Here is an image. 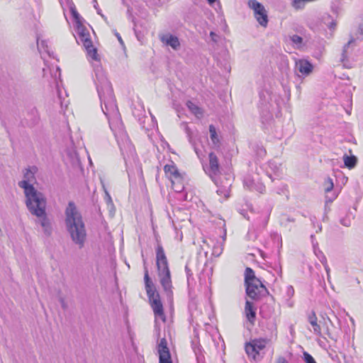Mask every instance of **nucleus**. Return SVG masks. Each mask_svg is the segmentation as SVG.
<instances>
[{"instance_id": "obj_1", "label": "nucleus", "mask_w": 363, "mask_h": 363, "mask_svg": "<svg viewBox=\"0 0 363 363\" xmlns=\"http://www.w3.org/2000/svg\"><path fill=\"white\" fill-rule=\"evenodd\" d=\"M94 72V81L101 101V110L108 120L110 128L115 135L121 152L122 155H132L134 147L124 130L111 84L106 78L101 66L96 65Z\"/></svg>"}, {"instance_id": "obj_2", "label": "nucleus", "mask_w": 363, "mask_h": 363, "mask_svg": "<svg viewBox=\"0 0 363 363\" xmlns=\"http://www.w3.org/2000/svg\"><path fill=\"white\" fill-rule=\"evenodd\" d=\"M65 225L72 241L82 248L86 238V231L80 212L73 201H69L65 209Z\"/></svg>"}, {"instance_id": "obj_3", "label": "nucleus", "mask_w": 363, "mask_h": 363, "mask_svg": "<svg viewBox=\"0 0 363 363\" xmlns=\"http://www.w3.org/2000/svg\"><path fill=\"white\" fill-rule=\"evenodd\" d=\"M37 170L38 169L35 166L26 169L23 173L24 179L18 182V186L24 191L26 205L39 203L40 200L45 199L43 194L36 190L32 184L35 181V174Z\"/></svg>"}, {"instance_id": "obj_4", "label": "nucleus", "mask_w": 363, "mask_h": 363, "mask_svg": "<svg viewBox=\"0 0 363 363\" xmlns=\"http://www.w3.org/2000/svg\"><path fill=\"white\" fill-rule=\"evenodd\" d=\"M271 336L269 338H259L251 340L245 344V352L249 357L255 361H259L262 358L260 351L264 350L266 345L272 339L276 340L277 337V329L274 323H272Z\"/></svg>"}, {"instance_id": "obj_5", "label": "nucleus", "mask_w": 363, "mask_h": 363, "mask_svg": "<svg viewBox=\"0 0 363 363\" xmlns=\"http://www.w3.org/2000/svg\"><path fill=\"white\" fill-rule=\"evenodd\" d=\"M29 212L36 216L39 219L40 225L43 229L44 233L49 236L52 234V225L50 219L47 216L45 211L46 208V199H42L39 201V203H30V205H26Z\"/></svg>"}, {"instance_id": "obj_6", "label": "nucleus", "mask_w": 363, "mask_h": 363, "mask_svg": "<svg viewBox=\"0 0 363 363\" xmlns=\"http://www.w3.org/2000/svg\"><path fill=\"white\" fill-rule=\"evenodd\" d=\"M76 33L77 34V38H76L77 43H82L89 57L97 61L99 60L97 50L92 44L89 29L84 25H79L76 28Z\"/></svg>"}, {"instance_id": "obj_7", "label": "nucleus", "mask_w": 363, "mask_h": 363, "mask_svg": "<svg viewBox=\"0 0 363 363\" xmlns=\"http://www.w3.org/2000/svg\"><path fill=\"white\" fill-rule=\"evenodd\" d=\"M248 6L253 11L254 16L258 23L266 28L268 24L267 11L264 6L257 0H249Z\"/></svg>"}, {"instance_id": "obj_8", "label": "nucleus", "mask_w": 363, "mask_h": 363, "mask_svg": "<svg viewBox=\"0 0 363 363\" xmlns=\"http://www.w3.org/2000/svg\"><path fill=\"white\" fill-rule=\"evenodd\" d=\"M144 280H145V284L147 294L149 298L150 304L154 303V300H155L157 302L161 301L160 295L155 290L154 284L149 277L148 271L146 267H145Z\"/></svg>"}, {"instance_id": "obj_9", "label": "nucleus", "mask_w": 363, "mask_h": 363, "mask_svg": "<svg viewBox=\"0 0 363 363\" xmlns=\"http://www.w3.org/2000/svg\"><path fill=\"white\" fill-rule=\"evenodd\" d=\"M246 294L252 300H258L261 297L266 296L268 291L265 286L260 281V284H256L255 287H251L252 291L248 290L250 286H254L253 282L246 284Z\"/></svg>"}, {"instance_id": "obj_10", "label": "nucleus", "mask_w": 363, "mask_h": 363, "mask_svg": "<svg viewBox=\"0 0 363 363\" xmlns=\"http://www.w3.org/2000/svg\"><path fill=\"white\" fill-rule=\"evenodd\" d=\"M158 273L160 278V284L164 291L166 292L168 297H171L172 296V285L169 269L160 270Z\"/></svg>"}, {"instance_id": "obj_11", "label": "nucleus", "mask_w": 363, "mask_h": 363, "mask_svg": "<svg viewBox=\"0 0 363 363\" xmlns=\"http://www.w3.org/2000/svg\"><path fill=\"white\" fill-rule=\"evenodd\" d=\"M157 350L159 353L160 363H172L167 342L164 337L162 338L158 343Z\"/></svg>"}, {"instance_id": "obj_12", "label": "nucleus", "mask_w": 363, "mask_h": 363, "mask_svg": "<svg viewBox=\"0 0 363 363\" xmlns=\"http://www.w3.org/2000/svg\"><path fill=\"white\" fill-rule=\"evenodd\" d=\"M216 184L218 189L217 194L220 196H223L225 199L229 197L230 186H231V180L229 178H226L224 177L223 178H220V182L217 180L213 179Z\"/></svg>"}, {"instance_id": "obj_13", "label": "nucleus", "mask_w": 363, "mask_h": 363, "mask_svg": "<svg viewBox=\"0 0 363 363\" xmlns=\"http://www.w3.org/2000/svg\"><path fill=\"white\" fill-rule=\"evenodd\" d=\"M295 69L301 76L310 75L313 69V65L307 60L301 59L296 61Z\"/></svg>"}, {"instance_id": "obj_14", "label": "nucleus", "mask_w": 363, "mask_h": 363, "mask_svg": "<svg viewBox=\"0 0 363 363\" xmlns=\"http://www.w3.org/2000/svg\"><path fill=\"white\" fill-rule=\"evenodd\" d=\"M156 264L158 271L169 269L167 259L161 245H157L156 248Z\"/></svg>"}, {"instance_id": "obj_15", "label": "nucleus", "mask_w": 363, "mask_h": 363, "mask_svg": "<svg viewBox=\"0 0 363 363\" xmlns=\"http://www.w3.org/2000/svg\"><path fill=\"white\" fill-rule=\"evenodd\" d=\"M209 167L205 169L206 172L213 179V177L216 176L219 172L220 166L218 159L214 152H210L208 155Z\"/></svg>"}, {"instance_id": "obj_16", "label": "nucleus", "mask_w": 363, "mask_h": 363, "mask_svg": "<svg viewBox=\"0 0 363 363\" xmlns=\"http://www.w3.org/2000/svg\"><path fill=\"white\" fill-rule=\"evenodd\" d=\"M355 38L352 37L350 40L344 45L341 54L340 61L345 67H349L348 64L350 63V56L352 52L351 45L354 43Z\"/></svg>"}, {"instance_id": "obj_17", "label": "nucleus", "mask_w": 363, "mask_h": 363, "mask_svg": "<svg viewBox=\"0 0 363 363\" xmlns=\"http://www.w3.org/2000/svg\"><path fill=\"white\" fill-rule=\"evenodd\" d=\"M160 38L163 43L170 46L175 50H177L180 48V43L177 36L168 33L160 35Z\"/></svg>"}, {"instance_id": "obj_18", "label": "nucleus", "mask_w": 363, "mask_h": 363, "mask_svg": "<svg viewBox=\"0 0 363 363\" xmlns=\"http://www.w3.org/2000/svg\"><path fill=\"white\" fill-rule=\"evenodd\" d=\"M260 280L255 275L254 271L250 267H247L245 272V284H248L253 282L254 286H250L248 290L252 291L251 287H255L256 284H260Z\"/></svg>"}, {"instance_id": "obj_19", "label": "nucleus", "mask_w": 363, "mask_h": 363, "mask_svg": "<svg viewBox=\"0 0 363 363\" xmlns=\"http://www.w3.org/2000/svg\"><path fill=\"white\" fill-rule=\"evenodd\" d=\"M151 307L154 311L155 316V323H157V319H161L163 322H165V315L164 313L163 306L161 301H156L154 300V303L151 304Z\"/></svg>"}, {"instance_id": "obj_20", "label": "nucleus", "mask_w": 363, "mask_h": 363, "mask_svg": "<svg viewBox=\"0 0 363 363\" xmlns=\"http://www.w3.org/2000/svg\"><path fill=\"white\" fill-rule=\"evenodd\" d=\"M172 189L176 192H182L184 189V180L181 174L172 177Z\"/></svg>"}, {"instance_id": "obj_21", "label": "nucleus", "mask_w": 363, "mask_h": 363, "mask_svg": "<svg viewBox=\"0 0 363 363\" xmlns=\"http://www.w3.org/2000/svg\"><path fill=\"white\" fill-rule=\"evenodd\" d=\"M256 309L253 306V303L250 301L247 300L245 303V311L247 320L253 323L256 317Z\"/></svg>"}, {"instance_id": "obj_22", "label": "nucleus", "mask_w": 363, "mask_h": 363, "mask_svg": "<svg viewBox=\"0 0 363 363\" xmlns=\"http://www.w3.org/2000/svg\"><path fill=\"white\" fill-rule=\"evenodd\" d=\"M308 320L313 327V333L321 336V328L320 325L318 323V319L314 312H312L308 317Z\"/></svg>"}, {"instance_id": "obj_23", "label": "nucleus", "mask_w": 363, "mask_h": 363, "mask_svg": "<svg viewBox=\"0 0 363 363\" xmlns=\"http://www.w3.org/2000/svg\"><path fill=\"white\" fill-rule=\"evenodd\" d=\"M185 131L187 135L188 139L191 145L193 146L194 151L197 156L200 157L203 155L202 152L197 147L196 141L193 136V133L191 131L190 128L188 126H186Z\"/></svg>"}, {"instance_id": "obj_24", "label": "nucleus", "mask_w": 363, "mask_h": 363, "mask_svg": "<svg viewBox=\"0 0 363 363\" xmlns=\"http://www.w3.org/2000/svg\"><path fill=\"white\" fill-rule=\"evenodd\" d=\"M165 174L170 178L175 177V176L181 174L177 167L174 164H166L164 167Z\"/></svg>"}, {"instance_id": "obj_25", "label": "nucleus", "mask_w": 363, "mask_h": 363, "mask_svg": "<svg viewBox=\"0 0 363 363\" xmlns=\"http://www.w3.org/2000/svg\"><path fill=\"white\" fill-rule=\"evenodd\" d=\"M186 106L190 110V111L193 114H194L197 118L202 116L203 112H202L201 108H199L196 104H195L192 101H188L186 102Z\"/></svg>"}, {"instance_id": "obj_26", "label": "nucleus", "mask_w": 363, "mask_h": 363, "mask_svg": "<svg viewBox=\"0 0 363 363\" xmlns=\"http://www.w3.org/2000/svg\"><path fill=\"white\" fill-rule=\"evenodd\" d=\"M343 160H344L345 165L347 167H348L349 169L354 168L356 166L357 162V159L354 155L348 156L347 155H345L343 156Z\"/></svg>"}, {"instance_id": "obj_27", "label": "nucleus", "mask_w": 363, "mask_h": 363, "mask_svg": "<svg viewBox=\"0 0 363 363\" xmlns=\"http://www.w3.org/2000/svg\"><path fill=\"white\" fill-rule=\"evenodd\" d=\"M209 133H210V138L213 143V144L215 146H219L220 140L216 132V129L213 125H209Z\"/></svg>"}, {"instance_id": "obj_28", "label": "nucleus", "mask_w": 363, "mask_h": 363, "mask_svg": "<svg viewBox=\"0 0 363 363\" xmlns=\"http://www.w3.org/2000/svg\"><path fill=\"white\" fill-rule=\"evenodd\" d=\"M67 157L69 158V162L72 165L74 166L78 164L79 160L77 153L74 150L67 152Z\"/></svg>"}, {"instance_id": "obj_29", "label": "nucleus", "mask_w": 363, "mask_h": 363, "mask_svg": "<svg viewBox=\"0 0 363 363\" xmlns=\"http://www.w3.org/2000/svg\"><path fill=\"white\" fill-rule=\"evenodd\" d=\"M70 10H71V12H72V15L73 18H74V20L76 21V28L79 25H83V23L82 22V18L80 16V15L78 13V12L76 11L75 8L74 7H71Z\"/></svg>"}, {"instance_id": "obj_30", "label": "nucleus", "mask_w": 363, "mask_h": 363, "mask_svg": "<svg viewBox=\"0 0 363 363\" xmlns=\"http://www.w3.org/2000/svg\"><path fill=\"white\" fill-rule=\"evenodd\" d=\"M290 40L294 44L296 45L298 48L301 46L303 43V38L298 35H293L292 36H290Z\"/></svg>"}, {"instance_id": "obj_31", "label": "nucleus", "mask_w": 363, "mask_h": 363, "mask_svg": "<svg viewBox=\"0 0 363 363\" xmlns=\"http://www.w3.org/2000/svg\"><path fill=\"white\" fill-rule=\"evenodd\" d=\"M334 186L333 179L330 178H328L325 182V191L326 194H330L333 190Z\"/></svg>"}, {"instance_id": "obj_32", "label": "nucleus", "mask_w": 363, "mask_h": 363, "mask_svg": "<svg viewBox=\"0 0 363 363\" xmlns=\"http://www.w3.org/2000/svg\"><path fill=\"white\" fill-rule=\"evenodd\" d=\"M256 184L254 180L250 179V178H245L244 179V186H246L250 190H254Z\"/></svg>"}, {"instance_id": "obj_33", "label": "nucleus", "mask_w": 363, "mask_h": 363, "mask_svg": "<svg viewBox=\"0 0 363 363\" xmlns=\"http://www.w3.org/2000/svg\"><path fill=\"white\" fill-rule=\"evenodd\" d=\"M340 223L345 226L349 227L352 223V218L350 216H346L345 218L340 219Z\"/></svg>"}, {"instance_id": "obj_34", "label": "nucleus", "mask_w": 363, "mask_h": 363, "mask_svg": "<svg viewBox=\"0 0 363 363\" xmlns=\"http://www.w3.org/2000/svg\"><path fill=\"white\" fill-rule=\"evenodd\" d=\"M303 360L306 363H316L314 358L307 352H303Z\"/></svg>"}, {"instance_id": "obj_35", "label": "nucleus", "mask_w": 363, "mask_h": 363, "mask_svg": "<svg viewBox=\"0 0 363 363\" xmlns=\"http://www.w3.org/2000/svg\"><path fill=\"white\" fill-rule=\"evenodd\" d=\"M314 252H315V254L316 255V256L318 257L320 262L323 264L327 263V259L321 251L318 250V252H317L316 250L314 249Z\"/></svg>"}, {"instance_id": "obj_36", "label": "nucleus", "mask_w": 363, "mask_h": 363, "mask_svg": "<svg viewBox=\"0 0 363 363\" xmlns=\"http://www.w3.org/2000/svg\"><path fill=\"white\" fill-rule=\"evenodd\" d=\"M281 222L282 225H284L285 226H286L288 223H289V222L294 223L295 219L293 218H290L289 216H288L286 215H284L281 218Z\"/></svg>"}, {"instance_id": "obj_37", "label": "nucleus", "mask_w": 363, "mask_h": 363, "mask_svg": "<svg viewBox=\"0 0 363 363\" xmlns=\"http://www.w3.org/2000/svg\"><path fill=\"white\" fill-rule=\"evenodd\" d=\"M357 39H363V23H360L357 29V32L355 34Z\"/></svg>"}, {"instance_id": "obj_38", "label": "nucleus", "mask_w": 363, "mask_h": 363, "mask_svg": "<svg viewBox=\"0 0 363 363\" xmlns=\"http://www.w3.org/2000/svg\"><path fill=\"white\" fill-rule=\"evenodd\" d=\"M222 251H223V248L220 246H216V247L215 246L213 249L212 254L214 256L218 257L221 254Z\"/></svg>"}, {"instance_id": "obj_39", "label": "nucleus", "mask_w": 363, "mask_h": 363, "mask_svg": "<svg viewBox=\"0 0 363 363\" xmlns=\"http://www.w3.org/2000/svg\"><path fill=\"white\" fill-rule=\"evenodd\" d=\"M269 218V213H267L264 216L262 223H260L261 227L265 228L267 226V225L268 223Z\"/></svg>"}, {"instance_id": "obj_40", "label": "nucleus", "mask_w": 363, "mask_h": 363, "mask_svg": "<svg viewBox=\"0 0 363 363\" xmlns=\"http://www.w3.org/2000/svg\"><path fill=\"white\" fill-rule=\"evenodd\" d=\"M337 195H335V194H333L332 195L327 194L325 196L326 203H332L335 199Z\"/></svg>"}, {"instance_id": "obj_41", "label": "nucleus", "mask_w": 363, "mask_h": 363, "mask_svg": "<svg viewBox=\"0 0 363 363\" xmlns=\"http://www.w3.org/2000/svg\"><path fill=\"white\" fill-rule=\"evenodd\" d=\"M194 352L196 356L198 362H200V361L201 360V358L203 357V356L201 354H199V353L201 352V349L199 347H198L197 349L194 348Z\"/></svg>"}, {"instance_id": "obj_42", "label": "nucleus", "mask_w": 363, "mask_h": 363, "mask_svg": "<svg viewBox=\"0 0 363 363\" xmlns=\"http://www.w3.org/2000/svg\"><path fill=\"white\" fill-rule=\"evenodd\" d=\"M254 190H256L260 193H263L265 190V187L262 184H259L255 185Z\"/></svg>"}, {"instance_id": "obj_43", "label": "nucleus", "mask_w": 363, "mask_h": 363, "mask_svg": "<svg viewBox=\"0 0 363 363\" xmlns=\"http://www.w3.org/2000/svg\"><path fill=\"white\" fill-rule=\"evenodd\" d=\"M210 36H211V38L212 41H213L215 43H216L218 41V35L216 33L211 31L210 33Z\"/></svg>"}, {"instance_id": "obj_44", "label": "nucleus", "mask_w": 363, "mask_h": 363, "mask_svg": "<svg viewBox=\"0 0 363 363\" xmlns=\"http://www.w3.org/2000/svg\"><path fill=\"white\" fill-rule=\"evenodd\" d=\"M276 363H289V362L285 357L280 356L277 359Z\"/></svg>"}, {"instance_id": "obj_45", "label": "nucleus", "mask_w": 363, "mask_h": 363, "mask_svg": "<svg viewBox=\"0 0 363 363\" xmlns=\"http://www.w3.org/2000/svg\"><path fill=\"white\" fill-rule=\"evenodd\" d=\"M185 272L186 274L187 279L189 280V278L192 276V272L191 269L188 267V266L185 267Z\"/></svg>"}, {"instance_id": "obj_46", "label": "nucleus", "mask_w": 363, "mask_h": 363, "mask_svg": "<svg viewBox=\"0 0 363 363\" xmlns=\"http://www.w3.org/2000/svg\"><path fill=\"white\" fill-rule=\"evenodd\" d=\"M93 4L95 9L96 10L98 14H101V9L99 8V5L96 0H93Z\"/></svg>"}, {"instance_id": "obj_47", "label": "nucleus", "mask_w": 363, "mask_h": 363, "mask_svg": "<svg viewBox=\"0 0 363 363\" xmlns=\"http://www.w3.org/2000/svg\"><path fill=\"white\" fill-rule=\"evenodd\" d=\"M323 266H324V268L327 273L328 279L329 280V279H330V267H329L328 263L324 264Z\"/></svg>"}, {"instance_id": "obj_48", "label": "nucleus", "mask_w": 363, "mask_h": 363, "mask_svg": "<svg viewBox=\"0 0 363 363\" xmlns=\"http://www.w3.org/2000/svg\"><path fill=\"white\" fill-rule=\"evenodd\" d=\"M115 35L116 36V38H118L119 43L121 44V45H123V41L119 33H118L117 32L115 33Z\"/></svg>"}, {"instance_id": "obj_49", "label": "nucleus", "mask_w": 363, "mask_h": 363, "mask_svg": "<svg viewBox=\"0 0 363 363\" xmlns=\"http://www.w3.org/2000/svg\"><path fill=\"white\" fill-rule=\"evenodd\" d=\"M294 292V290L293 289V287L291 286H290L289 288H288V293H291V294H293Z\"/></svg>"}, {"instance_id": "obj_50", "label": "nucleus", "mask_w": 363, "mask_h": 363, "mask_svg": "<svg viewBox=\"0 0 363 363\" xmlns=\"http://www.w3.org/2000/svg\"><path fill=\"white\" fill-rule=\"evenodd\" d=\"M325 334H326V335H327L330 338H332V339H333V337H332V336H331V334H330V330H329L328 328H326Z\"/></svg>"}, {"instance_id": "obj_51", "label": "nucleus", "mask_w": 363, "mask_h": 363, "mask_svg": "<svg viewBox=\"0 0 363 363\" xmlns=\"http://www.w3.org/2000/svg\"><path fill=\"white\" fill-rule=\"evenodd\" d=\"M137 26H138L137 24H135L134 30H135V33L137 37L138 38L139 31L138 30Z\"/></svg>"}, {"instance_id": "obj_52", "label": "nucleus", "mask_w": 363, "mask_h": 363, "mask_svg": "<svg viewBox=\"0 0 363 363\" xmlns=\"http://www.w3.org/2000/svg\"><path fill=\"white\" fill-rule=\"evenodd\" d=\"M61 303H62V306L64 308H66V305H65V301H64V300H63V299H61Z\"/></svg>"}, {"instance_id": "obj_53", "label": "nucleus", "mask_w": 363, "mask_h": 363, "mask_svg": "<svg viewBox=\"0 0 363 363\" xmlns=\"http://www.w3.org/2000/svg\"><path fill=\"white\" fill-rule=\"evenodd\" d=\"M335 26V23L334 22H332L330 26V28L332 29V28H334Z\"/></svg>"}, {"instance_id": "obj_54", "label": "nucleus", "mask_w": 363, "mask_h": 363, "mask_svg": "<svg viewBox=\"0 0 363 363\" xmlns=\"http://www.w3.org/2000/svg\"><path fill=\"white\" fill-rule=\"evenodd\" d=\"M265 153H266V151L264 150H263V149L260 150V155H265Z\"/></svg>"}, {"instance_id": "obj_55", "label": "nucleus", "mask_w": 363, "mask_h": 363, "mask_svg": "<svg viewBox=\"0 0 363 363\" xmlns=\"http://www.w3.org/2000/svg\"><path fill=\"white\" fill-rule=\"evenodd\" d=\"M99 15H100V16H101L104 20H106V17L104 14H102V13H101V14H99Z\"/></svg>"}, {"instance_id": "obj_56", "label": "nucleus", "mask_w": 363, "mask_h": 363, "mask_svg": "<svg viewBox=\"0 0 363 363\" xmlns=\"http://www.w3.org/2000/svg\"><path fill=\"white\" fill-rule=\"evenodd\" d=\"M210 4H213L216 1V0H207Z\"/></svg>"}, {"instance_id": "obj_57", "label": "nucleus", "mask_w": 363, "mask_h": 363, "mask_svg": "<svg viewBox=\"0 0 363 363\" xmlns=\"http://www.w3.org/2000/svg\"><path fill=\"white\" fill-rule=\"evenodd\" d=\"M279 270L278 273H279V274H281V266H280V265H279Z\"/></svg>"}, {"instance_id": "obj_58", "label": "nucleus", "mask_w": 363, "mask_h": 363, "mask_svg": "<svg viewBox=\"0 0 363 363\" xmlns=\"http://www.w3.org/2000/svg\"><path fill=\"white\" fill-rule=\"evenodd\" d=\"M44 43H45L44 41H42L41 44H40V46L43 47L44 46Z\"/></svg>"}, {"instance_id": "obj_59", "label": "nucleus", "mask_w": 363, "mask_h": 363, "mask_svg": "<svg viewBox=\"0 0 363 363\" xmlns=\"http://www.w3.org/2000/svg\"><path fill=\"white\" fill-rule=\"evenodd\" d=\"M328 320H329V322L330 323V324H331V325H333V322L331 321V320H330L329 318H328Z\"/></svg>"}, {"instance_id": "obj_60", "label": "nucleus", "mask_w": 363, "mask_h": 363, "mask_svg": "<svg viewBox=\"0 0 363 363\" xmlns=\"http://www.w3.org/2000/svg\"><path fill=\"white\" fill-rule=\"evenodd\" d=\"M57 71H60V68L59 67H57Z\"/></svg>"}, {"instance_id": "obj_61", "label": "nucleus", "mask_w": 363, "mask_h": 363, "mask_svg": "<svg viewBox=\"0 0 363 363\" xmlns=\"http://www.w3.org/2000/svg\"><path fill=\"white\" fill-rule=\"evenodd\" d=\"M38 49H40V45L38 43Z\"/></svg>"}]
</instances>
